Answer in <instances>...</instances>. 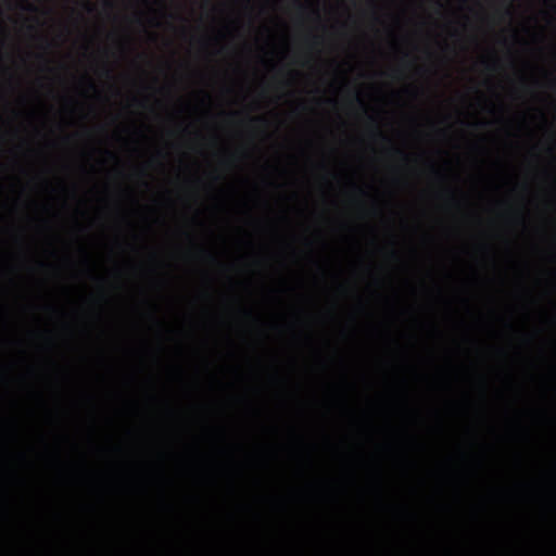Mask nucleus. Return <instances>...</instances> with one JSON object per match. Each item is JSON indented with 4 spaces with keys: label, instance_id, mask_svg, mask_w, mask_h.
<instances>
[{
    "label": "nucleus",
    "instance_id": "nucleus-1",
    "mask_svg": "<svg viewBox=\"0 0 556 556\" xmlns=\"http://www.w3.org/2000/svg\"><path fill=\"white\" fill-rule=\"evenodd\" d=\"M23 9L26 10V12H35L37 10V8H35L31 3H26Z\"/></svg>",
    "mask_w": 556,
    "mask_h": 556
},
{
    "label": "nucleus",
    "instance_id": "nucleus-2",
    "mask_svg": "<svg viewBox=\"0 0 556 556\" xmlns=\"http://www.w3.org/2000/svg\"><path fill=\"white\" fill-rule=\"evenodd\" d=\"M393 152H395V153H397V155H400V156H403V157H404V153H403L400 149H397V148H393Z\"/></svg>",
    "mask_w": 556,
    "mask_h": 556
},
{
    "label": "nucleus",
    "instance_id": "nucleus-3",
    "mask_svg": "<svg viewBox=\"0 0 556 556\" xmlns=\"http://www.w3.org/2000/svg\"><path fill=\"white\" fill-rule=\"evenodd\" d=\"M354 100H356V103L364 105V102L362 101V98H359L358 94H356V98H354Z\"/></svg>",
    "mask_w": 556,
    "mask_h": 556
},
{
    "label": "nucleus",
    "instance_id": "nucleus-4",
    "mask_svg": "<svg viewBox=\"0 0 556 556\" xmlns=\"http://www.w3.org/2000/svg\"><path fill=\"white\" fill-rule=\"evenodd\" d=\"M253 122H264V118L262 117H257V118H252Z\"/></svg>",
    "mask_w": 556,
    "mask_h": 556
},
{
    "label": "nucleus",
    "instance_id": "nucleus-5",
    "mask_svg": "<svg viewBox=\"0 0 556 556\" xmlns=\"http://www.w3.org/2000/svg\"><path fill=\"white\" fill-rule=\"evenodd\" d=\"M376 136L380 137L381 139L384 140V136H382L381 131H376Z\"/></svg>",
    "mask_w": 556,
    "mask_h": 556
},
{
    "label": "nucleus",
    "instance_id": "nucleus-6",
    "mask_svg": "<svg viewBox=\"0 0 556 556\" xmlns=\"http://www.w3.org/2000/svg\"><path fill=\"white\" fill-rule=\"evenodd\" d=\"M87 10H88V12H91V10H93V8H91V5L89 3H87Z\"/></svg>",
    "mask_w": 556,
    "mask_h": 556
},
{
    "label": "nucleus",
    "instance_id": "nucleus-7",
    "mask_svg": "<svg viewBox=\"0 0 556 556\" xmlns=\"http://www.w3.org/2000/svg\"><path fill=\"white\" fill-rule=\"evenodd\" d=\"M314 43H318V37L317 36H314Z\"/></svg>",
    "mask_w": 556,
    "mask_h": 556
},
{
    "label": "nucleus",
    "instance_id": "nucleus-8",
    "mask_svg": "<svg viewBox=\"0 0 556 556\" xmlns=\"http://www.w3.org/2000/svg\"><path fill=\"white\" fill-rule=\"evenodd\" d=\"M314 15H316V17H318V12L316 9H314Z\"/></svg>",
    "mask_w": 556,
    "mask_h": 556
},
{
    "label": "nucleus",
    "instance_id": "nucleus-9",
    "mask_svg": "<svg viewBox=\"0 0 556 556\" xmlns=\"http://www.w3.org/2000/svg\"><path fill=\"white\" fill-rule=\"evenodd\" d=\"M88 87H90V89H93V84L92 83L88 84Z\"/></svg>",
    "mask_w": 556,
    "mask_h": 556
},
{
    "label": "nucleus",
    "instance_id": "nucleus-10",
    "mask_svg": "<svg viewBox=\"0 0 556 556\" xmlns=\"http://www.w3.org/2000/svg\"><path fill=\"white\" fill-rule=\"evenodd\" d=\"M104 73H106V75H109V68L104 70Z\"/></svg>",
    "mask_w": 556,
    "mask_h": 556
}]
</instances>
